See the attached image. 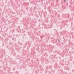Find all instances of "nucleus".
Returning <instances> with one entry per match:
<instances>
[{
  "label": "nucleus",
  "mask_w": 74,
  "mask_h": 74,
  "mask_svg": "<svg viewBox=\"0 0 74 74\" xmlns=\"http://www.w3.org/2000/svg\"><path fill=\"white\" fill-rule=\"evenodd\" d=\"M49 12H51V10H49Z\"/></svg>",
  "instance_id": "nucleus-1"
},
{
  "label": "nucleus",
  "mask_w": 74,
  "mask_h": 74,
  "mask_svg": "<svg viewBox=\"0 0 74 74\" xmlns=\"http://www.w3.org/2000/svg\"><path fill=\"white\" fill-rule=\"evenodd\" d=\"M64 0V2H65V0Z\"/></svg>",
  "instance_id": "nucleus-2"
}]
</instances>
